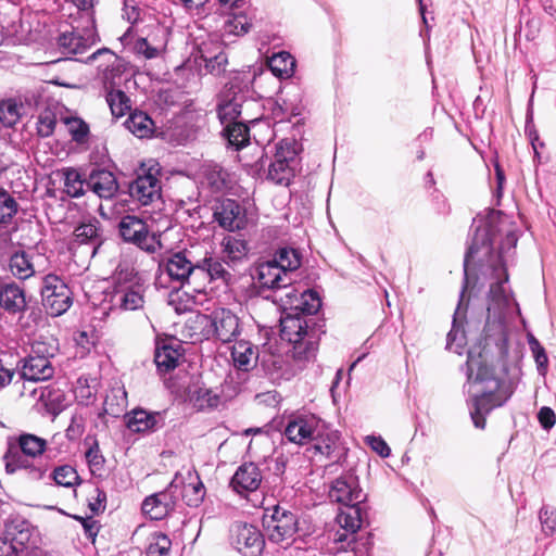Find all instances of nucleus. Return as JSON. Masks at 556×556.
Wrapping results in <instances>:
<instances>
[{"mask_svg":"<svg viewBox=\"0 0 556 556\" xmlns=\"http://www.w3.org/2000/svg\"><path fill=\"white\" fill-rule=\"evenodd\" d=\"M118 231L125 242L131 243L142 251L155 253L162 249L161 236L150 232L147 223L135 215L123 216L118 223Z\"/></svg>","mask_w":556,"mask_h":556,"instance_id":"nucleus-10","label":"nucleus"},{"mask_svg":"<svg viewBox=\"0 0 556 556\" xmlns=\"http://www.w3.org/2000/svg\"><path fill=\"white\" fill-rule=\"evenodd\" d=\"M223 247L225 257L233 264L241 262L248 255V245L242 239L228 236L224 238Z\"/></svg>","mask_w":556,"mask_h":556,"instance_id":"nucleus-45","label":"nucleus"},{"mask_svg":"<svg viewBox=\"0 0 556 556\" xmlns=\"http://www.w3.org/2000/svg\"><path fill=\"white\" fill-rule=\"evenodd\" d=\"M324 433V420L314 414H298L288 419L283 434L288 441L304 445Z\"/></svg>","mask_w":556,"mask_h":556,"instance_id":"nucleus-13","label":"nucleus"},{"mask_svg":"<svg viewBox=\"0 0 556 556\" xmlns=\"http://www.w3.org/2000/svg\"><path fill=\"white\" fill-rule=\"evenodd\" d=\"M203 175L207 186L213 192H222L227 189L229 174L217 163L208 162L203 165Z\"/></svg>","mask_w":556,"mask_h":556,"instance_id":"nucleus-34","label":"nucleus"},{"mask_svg":"<svg viewBox=\"0 0 556 556\" xmlns=\"http://www.w3.org/2000/svg\"><path fill=\"white\" fill-rule=\"evenodd\" d=\"M340 434L336 430H331L324 421V433L318 435L315 443V448L323 455L331 457L339 447Z\"/></svg>","mask_w":556,"mask_h":556,"instance_id":"nucleus-46","label":"nucleus"},{"mask_svg":"<svg viewBox=\"0 0 556 556\" xmlns=\"http://www.w3.org/2000/svg\"><path fill=\"white\" fill-rule=\"evenodd\" d=\"M180 353L177 349L164 344L156 346L154 354V363L160 371L167 372L178 365Z\"/></svg>","mask_w":556,"mask_h":556,"instance_id":"nucleus-41","label":"nucleus"},{"mask_svg":"<svg viewBox=\"0 0 556 556\" xmlns=\"http://www.w3.org/2000/svg\"><path fill=\"white\" fill-rule=\"evenodd\" d=\"M99 56H104L106 61L105 67H103V72L99 76L105 87L112 89L116 85V79L125 72L126 63L122 58L106 48L99 49L94 52V58Z\"/></svg>","mask_w":556,"mask_h":556,"instance_id":"nucleus-27","label":"nucleus"},{"mask_svg":"<svg viewBox=\"0 0 556 556\" xmlns=\"http://www.w3.org/2000/svg\"><path fill=\"white\" fill-rule=\"evenodd\" d=\"M298 165L295 142L281 140L276 146L273 161L268 165L267 178L277 185L288 186Z\"/></svg>","mask_w":556,"mask_h":556,"instance_id":"nucleus-11","label":"nucleus"},{"mask_svg":"<svg viewBox=\"0 0 556 556\" xmlns=\"http://www.w3.org/2000/svg\"><path fill=\"white\" fill-rule=\"evenodd\" d=\"M263 367L273 381L289 380L295 370L286 364L282 356L270 355L263 361Z\"/></svg>","mask_w":556,"mask_h":556,"instance_id":"nucleus-36","label":"nucleus"},{"mask_svg":"<svg viewBox=\"0 0 556 556\" xmlns=\"http://www.w3.org/2000/svg\"><path fill=\"white\" fill-rule=\"evenodd\" d=\"M198 54V58L204 62L210 73L218 75L225 71L227 55L219 42L212 40L201 42Z\"/></svg>","mask_w":556,"mask_h":556,"instance_id":"nucleus-25","label":"nucleus"},{"mask_svg":"<svg viewBox=\"0 0 556 556\" xmlns=\"http://www.w3.org/2000/svg\"><path fill=\"white\" fill-rule=\"evenodd\" d=\"M84 432V420L81 417L74 416L66 429V437L70 440L79 438Z\"/></svg>","mask_w":556,"mask_h":556,"instance_id":"nucleus-64","label":"nucleus"},{"mask_svg":"<svg viewBox=\"0 0 556 556\" xmlns=\"http://www.w3.org/2000/svg\"><path fill=\"white\" fill-rule=\"evenodd\" d=\"M214 220L225 230L243 229L247 223L241 205L232 199H224L214 208Z\"/></svg>","mask_w":556,"mask_h":556,"instance_id":"nucleus-21","label":"nucleus"},{"mask_svg":"<svg viewBox=\"0 0 556 556\" xmlns=\"http://www.w3.org/2000/svg\"><path fill=\"white\" fill-rule=\"evenodd\" d=\"M127 404V393L123 387L112 388L104 399L108 414L119 415Z\"/></svg>","mask_w":556,"mask_h":556,"instance_id":"nucleus-49","label":"nucleus"},{"mask_svg":"<svg viewBox=\"0 0 556 556\" xmlns=\"http://www.w3.org/2000/svg\"><path fill=\"white\" fill-rule=\"evenodd\" d=\"M538 419L543 429L549 430L555 426L556 416L551 407L543 406L539 410Z\"/></svg>","mask_w":556,"mask_h":556,"instance_id":"nucleus-60","label":"nucleus"},{"mask_svg":"<svg viewBox=\"0 0 556 556\" xmlns=\"http://www.w3.org/2000/svg\"><path fill=\"white\" fill-rule=\"evenodd\" d=\"M172 542L169 538L161 532H155L149 538L147 556H169Z\"/></svg>","mask_w":556,"mask_h":556,"instance_id":"nucleus-50","label":"nucleus"},{"mask_svg":"<svg viewBox=\"0 0 556 556\" xmlns=\"http://www.w3.org/2000/svg\"><path fill=\"white\" fill-rule=\"evenodd\" d=\"M5 534L23 554L31 536L29 523L24 520L12 521L7 526Z\"/></svg>","mask_w":556,"mask_h":556,"instance_id":"nucleus-38","label":"nucleus"},{"mask_svg":"<svg viewBox=\"0 0 556 556\" xmlns=\"http://www.w3.org/2000/svg\"><path fill=\"white\" fill-rule=\"evenodd\" d=\"M193 323L202 328L203 338H215L222 343L232 342L241 333L239 317L228 308H217L211 315H198Z\"/></svg>","mask_w":556,"mask_h":556,"instance_id":"nucleus-5","label":"nucleus"},{"mask_svg":"<svg viewBox=\"0 0 556 556\" xmlns=\"http://www.w3.org/2000/svg\"><path fill=\"white\" fill-rule=\"evenodd\" d=\"M9 268L18 279H27L35 274L34 264L28 253L21 251L10 257Z\"/></svg>","mask_w":556,"mask_h":556,"instance_id":"nucleus-39","label":"nucleus"},{"mask_svg":"<svg viewBox=\"0 0 556 556\" xmlns=\"http://www.w3.org/2000/svg\"><path fill=\"white\" fill-rule=\"evenodd\" d=\"M248 93L247 86L242 87L235 80L225 85L218 94L216 105L217 116L224 126L239 118L247 103Z\"/></svg>","mask_w":556,"mask_h":556,"instance_id":"nucleus-12","label":"nucleus"},{"mask_svg":"<svg viewBox=\"0 0 556 556\" xmlns=\"http://www.w3.org/2000/svg\"><path fill=\"white\" fill-rule=\"evenodd\" d=\"M294 293L290 298L279 296V305L285 311L280 319V337L292 344L291 356L301 369L317 352L319 329L314 315L321 307V300L313 290L299 293L294 288Z\"/></svg>","mask_w":556,"mask_h":556,"instance_id":"nucleus-2","label":"nucleus"},{"mask_svg":"<svg viewBox=\"0 0 556 556\" xmlns=\"http://www.w3.org/2000/svg\"><path fill=\"white\" fill-rule=\"evenodd\" d=\"M146 286L131 270H119L114 277L112 291L109 293L110 308L137 311L144 305Z\"/></svg>","mask_w":556,"mask_h":556,"instance_id":"nucleus-4","label":"nucleus"},{"mask_svg":"<svg viewBox=\"0 0 556 556\" xmlns=\"http://www.w3.org/2000/svg\"><path fill=\"white\" fill-rule=\"evenodd\" d=\"M268 66L275 76L289 78L294 73L295 60L289 52L280 51L269 59Z\"/></svg>","mask_w":556,"mask_h":556,"instance_id":"nucleus-37","label":"nucleus"},{"mask_svg":"<svg viewBox=\"0 0 556 556\" xmlns=\"http://www.w3.org/2000/svg\"><path fill=\"white\" fill-rule=\"evenodd\" d=\"M56 348L37 341L31 345L30 354L24 358L20 375L27 381H45L52 378L54 368L50 358L54 356Z\"/></svg>","mask_w":556,"mask_h":556,"instance_id":"nucleus-9","label":"nucleus"},{"mask_svg":"<svg viewBox=\"0 0 556 556\" xmlns=\"http://www.w3.org/2000/svg\"><path fill=\"white\" fill-rule=\"evenodd\" d=\"M38 104V97L31 93L25 97V103L17 99H7L0 102V123L4 127L14 126L20 118Z\"/></svg>","mask_w":556,"mask_h":556,"instance_id":"nucleus-24","label":"nucleus"},{"mask_svg":"<svg viewBox=\"0 0 556 556\" xmlns=\"http://www.w3.org/2000/svg\"><path fill=\"white\" fill-rule=\"evenodd\" d=\"M51 477L58 485L65 488L74 486L79 480L77 471L70 465L56 467Z\"/></svg>","mask_w":556,"mask_h":556,"instance_id":"nucleus-52","label":"nucleus"},{"mask_svg":"<svg viewBox=\"0 0 556 556\" xmlns=\"http://www.w3.org/2000/svg\"><path fill=\"white\" fill-rule=\"evenodd\" d=\"M106 102L112 115L115 117L124 116L130 110V99L119 89L112 88L106 93Z\"/></svg>","mask_w":556,"mask_h":556,"instance_id":"nucleus-48","label":"nucleus"},{"mask_svg":"<svg viewBox=\"0 0 556 556\" xmlns=\"http://www.w3.org/2000/svg\"><path fill=\"white\" fill-rule=\"evenodd\" d=\"M159 267L168 275L170 280L181 286L197 280L195 263L191 260V252L187 250L163 257Z\"/></svg>","mask_w":556,"mask_h":556,"instance_id":"nucleus-18","label":"nucleus"},{"mask_svg":"<svg viewBox=\"0 0 556 556\" xmlns=\"http://www.w3.org/2000/svg\"><path fill=\"white\" fill-rule=\"evenodd\" d=\"M86 460L92 475H101L104 469L105 459L100 451L98 441H93L92 444L85 453Z\"/></svg>","mask_w":556,"mask_h":556,"instance_id":"nucleus-55","label":"nucleus"},{"mask_svg":"<svg viewBox=\"0 0 556 556\" xmlns=\"http://www.w3.org/2000/svg\"><path fill=\"white\" fill-rule=\"evenodd\" d=\"M79 11L85 15L87 23L94 25L93 7L97 0H72Z\"/></svg>","mask_w":556,"mask_h":556,"instance_id":"nucleus-62","label":"nucleus"},{"mask_svg":"<svg viewBox=\"0 0 556 556\" xmlns=\"http://www.w3.org/2000/svg\"><path fill=\"white\" fill-rule=\"evenodd\" d=\"M471 242L464 260L465 282L476 258L481 262V273L490 280L485 340L502 345L507 341L506 318L518 304L508 283L506 264L514 255L518 236L508 218L500 211H491L485 217L475 218Z\"/></svg>","mask_w":556,"mask_h":556,"instance_id":"nucleus-1","label":"nucleus"},{"mask_svg":"<svg viewBox=\"0 0 556 556\" xmlns=\"http://www.w3.org/2000/svg\"><path fill=\"white\" fill-rule=\"evenodd\" d=\"M245 10L247 9H238L227 14L228 18L224 24L225 33L242 36L250 30L252 24L245 13Z\"/></svg>","mask_w":556,"mask_h":556,"instance_id":"nucleus-40","label":"nucleus"},{"mask_svg":"<svg viewBox=\"0 0 556 556\" xmlns=\"http://www.w3.org/2000/svg\"><path fill=\"white\" fill-rule=\"evenodd\" d=\"M231 358L238 370L249 371L257 364L258 349L249 341H237L231 350Z\"/></svg>","mask_w":556,"mask_h":556,"instance_id":"nucleus-29","label":"nucleus"},{"mask_svg":"<svg viewBox=\"0 0 556 556\" xmlns=\"http://www.w3.org/2000/svg\"><path fill=\"white\" fill-rule=\"evenodd\" d=\"M125 127L138 138L149 137L153 132L154 123L151 117L141 111L129 115L124 123Z\"/></svg>","mask_w":556,"mask_h":556,"instance_id":"nucleus-35","label":"nucleus"},{"mask_svg":"<svg viewBox=\"0 0 556 556\" xmlns=\"http://www.w3.org/2000/svg\"><path fill=\"white\" fill-rule=\"evenodd\" d=\"M28 457L30 456L25 455L13 442H9L8 450L3 456L5 471L14 473L17 470H24L25 467H28V463L31 462Z\"/></svg>","mask_w":556,"mask_h":556,"instance_id":"nucleus-43","label":"nucleus"},{"mask_svg":"<svg viewBox=\"0 0 556 556\" xmlns=\"http://www.w3.org/2000/svg\"><path fill=\"white\" fill-rule=\"evenodd\" d=\"M87 187L102 199L113 198L118 189L115 176L106 169L92 170L87 178Z\"/></svg>","mask_w":556,"mask_h":556,"instance_id":"nucleus-26","label":"nucleus"},{"mask_svg":"<svg viewBox=\"0 0 556 556\" xmlns=\"http://www.w3.org/2000/svg\"><path fill=\"white\" fill-rule=\"evenodd\" d=\"M41 302L46 312L58 317L68 311L73 304V292L67 283L58 275L48 274L42 278Z\"/></svg>","mask_w":556,"mask_h":556,"instance_id":"nucleus-8","label":"nucleus"},{"mask_svg":"<svg viewBox=\"0 0 556 556\" xmlns=\"http://www.w3.org/2000/svg\"><path fill=\"white\" fill-rule=\"evenodd\" d=\"M26 477L30 480L38 481L43 479L48 471V467L43 464H35L34 460L28 463V467L24 468Z\"/></svg>","mask_w":556,"mask_h":556,"instance_id":"nucleus-61","label":"nucleus"},{"mask_svg":"<svg viewBox=\"0 0 556 556\" xmlns=\"http://www.w3.org/2000/svg\"><path fill=\"white\" fill-rule=\"evenodd\" d=\"M253 279L260 289V293L265 291L274 292V302L279 303V296L290 298L289 295H295L293 278L290 274L283 271L271 260L261 262L255 267Z\"/></svg>","mask_w":556,"mask_h":556,"instance_id":"nucleus-7","label":"nucleus"},{"mask_svg":"<svg viewBox=\"0 0 556 556\" xmlns=\"http://www.w3.org/2000/svg\"><path fill=\"white\" fill-rule=\"evenodd\" d=\"M271 261L291 276L292 271L298 269L301 265L300 255L298 251L292 248L279 249Z\"/></svg>","mask_w":556,"mask_h":556,"instance_id":"nucleus-47","label":"nucleus"},{"mask_svg":"<svg viewBox=\"0 0 556 556\" xmlns=\"http://www.w3.org/2000/svg\"><path fill=\"white\" fill-rule=\"evenodd\" d=\"M127 428L132 432L154 431L163 426V416L159 412L150 413L135 409L127 418Z\"/></svg>","mask_w":556,"mask_h":556,"instance_id":"nucleus-30","label":"nucleus"},{"mask_svg":"<svg viewBox=\"0 0 556 556\" xmlns=\"http://www.w3.org/2000/svg\"><path fill=\"white\" fill-rule=\"evenodd\" d=\"M18 446L25 455H29L31 458L41 455L47 446V441L35 434L23 433L18 437L17 442L14 443Z\"/></svg>","mask_w":556,"mask_h":556,"instance_id":"nucleus-44","label":"nucleus"},{"mask_svg":"<svg viewBox=\"0 0 556 556\" xmlns=\"http://www.w3.org/2000/svg\"><path fill=\"white\" fill-rule=\"evenodd\" d=\"M63 180L64 192L72 198H79L85 193L87 179H83L81 174L73 167H64L58 172Z\"/></svg>","mask_w":556,"mask_h":556,"instance_id":"nucleus-33","label":"nucleus"},{"mask_svg":"<svg viewBox=\"0 0 556 556\" xmlns=\"http://www.w3.org/2000/svg\"><path fill=\"white\" fill-rule=\"evenodd\" d=\"M466 288H467V283L465 282L464 288L460 292V300H459L458 306L454 314L452 329L450 330V332L446 336V349L454 353H457V354L463 353V350L466 344L465 332L462 328V325L458 324V316L460 314V307H462Z\"/></svg>","mask_w":556,"mask_h":556,"instance_id":"nucleus-32","label":"nucleus"},{"mask_svg":"<svg viewBox=\"0 0 556 556\" xmlns=\"http://www.w3.org/2000/svg\"><path fill=\"white\" fill-rule=\"evenodd\" d=\"M542 530L546 535L556 534V508L543 506L540 510Z\"/></svg>","mask_w":556,"mask_h":556,"instance_id":"nucleus-56","label":"nucleus"},{"mask_svg":"<svg viewBox=\"0 0 556 556\" xmlns=\"http://www.w3.org/2000/svg\"><path fill=\"white\" fill-rule=\"evenodd\" d=\"M189 492H192L194 495V498L187 500V504L189 506H197L204 497V485L202 482H198L197 484L189 483L187 485H184L182 491L177 490L178 496L182 495V497H186Z\"/></svg>","mask_w":556,"mask_h":556,"instance_id":"nucleus-58","label":"nucleus"},{"mask_svg":"<svg viewBox=\"0 0 556 556\" xmlns=\"http://www.w3.org/2000/svg\"><path fill=\"white\" fill-rule=\"evenodd\" d=\"M224 134L228 142L240 149L249 143L250 132L244 121H236L224 126Z\"/></svg>","mask_w":556,"mask_h":556,"instance_id":"nucleus-42","label":"nucleus"},{"mask_svg":"<svg viewBox=\"0 0 556 556\" xmlns=\"http://www.w3.org/2000/svg\"><path fill=\"white\" fill-rule=\"evenodd\" d=\"M366 441L371 450L375 451L379 456L383 458L390 456L391 448L381 437L369 435L367 437Z\"/></svg>","mask_w":556,"mask_h":556,"instance_id":"nucleus-59","label":"nucleus"},{"mask_svg":"<svg viewBox=\"0 0 556 556\" xmlns=\"http://www.w3.org/2000/svg\"><path fill=\"white\" fill-rule=\"evenodd\" d=\"M103 242L101 223L96 217L85 218L73 232V244L89 245L91 255L98 252Z\"/></svg>","mask_w":556,"mask_h":556,"instance_id":"nucleus-23","label":"nucleus"},{"mask_svg":"<svg viewBox=\"0 0 556 556\" xmlns=\"http://www.w3.org/2000/svg\"><path fill=\"white\" fill-rule=\"evenodd\" d=\"M223 14H228L238 9H248V0H216Z\"/></svg>","mask_w":556,"mask_h":556,"instance_id":"nucleus-63","label":"nucleus"},{"mask_svg":"<svg viewBox=\"0 0 556 556\" xmlns=\"http://www.w3.org/2000/svg\"><path fill=\"white\" fill-rule=\"evenodd\" d=\"M64 124L67 127L72 139L76 142H85L89 135V126L79 117H65Z\"/></svg>","mask_w":556,"mask_h":556,"instance_id":"nucleus-54","label":"nucleus"},{"mask_svg":"<svg viewBox=\"0 0 556 556\" xmlns=\"http://www.w3.org/2000/svg\"><path fill=\"white\" fill-rule=\"evenodd\" d=\"M17 202L7 191H0V225L7 226L11 224L13 217L17 213Z\"/></svg>","mask_w":556,"mask_h":556,"instance_id":"nucleus-51","label":"nucleus"},{"mask_svg":"<svg viewBox=\"0 0 556 556\" xmlns=\"http://www.w3.org/2000/svg\"><path fill=\"white\" fill-rule=\"evenodd\" d=\"M179 483L177 476L169 485L161 492L154 493L144 498L141 509L152 520H162L169 511L174 510L178 501L177 490Z\"/></svg>","mask_w":556,"mask_h":556,"instance_id":"nucleus-20","label":"nucleus"},{"mask_svg":"<svg viewBox=\"0 0 556 556\" xmlns=\"http://www.w3.org/2000/svg\"><path fill=\"white\" fill-rule=\"evenodd\" d=\"M263 526L270 542L288 547L295 539L299 520L298 516L291 510L275 505L265 508Z\"/></svg>","mask_w":556,"mask_h":556,"instance_id":"nucleus-6","label":"nucleus"},{"mask_svg":"<svg viewBox=\"0 0 556 556\" xmlns=\"http://www.w3.org/2000/svg\"><path fill=\"white\" fill-rule=\"evenodd\" d=\"M366 519L367 508L364 503L345 506L337 516L339 526L351 534L359 530Z\"/></svg>","mask_w":556,"mask_h":556,"instance_id":"nucleus-31","label":"nucleus"},{"mask_svg":"<svg viewBox=\"0 0 556 556\" xmlns=\"http://www.w3.org/2000/svg\"><path fill=\"white\" fill-rule=\"evenodd\" d=\"M98 40L96 26L88 24L83 27H73L63 31L58 38L61 52L65 55H78L85 53Z\"/></svg>","mask_w":556,"mask_h":556,"instance_id":"nucleus-17","label":"nucleus"},{"mask_svg":"<svg viewBox=\"0 0 556 556\" xmlns=\"http://www.w3.org/2000/svg\"><path fill=\"white\" fill-rule=\"evenodd\" d=\"M160 168L154 165L144 168L141 167V172L137 174L128 187L130 197L139 202L141 205H151L154 202L161 200V180Z\"/></svg>","mask_w":556,"mask_h":556,"instance_id":"nucleus-14","label":"nucleus"},{"mask_svg":"<svg viewBox=\"0 0 556 556\" xmlns=\"http://www.w3.org/2000/svg\"><path fill=\"white\" fill-rule=\"evenodd\" d=\"M0 307L10 315L29 312V317L35 323L40 319V308L29 306L24 288L13 281L7 282L0 279Z\"/></svg>","mask_w":556,"mask_h":556,"instance_id":"nucleus-15","label":"nucleus"},{"mask_svg":"<svg viewBox=\"0 0 556 556\" xmlns=\"http://www.w3.org/2000/svg\"><path fill=\"white\" fill-rule=\"evenodd\" d=\"M466 375L468 382L486 383L481 394H475L469 402V413L475 427L484 429L486 415L495 407L502 406L508 396L502 397L497 393L501 380L495 377L493 367L486 363L481 352H468Z\"/></svg>","mask_w":556,"mask_h":556,"instance_id":"nucleus-3","label":"nucleus"},{"mask_svg":"<svg viewBox=\"0 0 556 556\" xmlns=\"http://www.w3.org/2000/svg\"><path fill=\"white\" fill-rule=\"evenodd\" d=\"M528 344L536 363L539 374L544 376L547 371L548 366V357L545 349L539 342V340L532 334L528 336Z\"/></svg>","mask_w":556,"mask_h":556,"instance_id":"nucleus-53","label":"nucleus"},{"mask_svg":"<svg viewBox=\"0 0 556 556\" xmlns=\"http://www.w3.org/2000/svg\"><path fill=\"white\" fill-rule=\"evenodd\" d=\"M195 275L197 280L203 279L208 282L214 280L228 282L231 279V274L226 269L224 263L212 256L195 263Z\"/></svg>","mask_w":556,"mask_h":556,"instance_id":"nucleus-28","label":"nucleus"},{"mask_svg":"<svg viewBox=\"0 0 556 556\" xmlns=\"http://www.w3.org/2000/svg\"><path fill=\"white\" fill-rule=\"evenodd\" d=\"M56 118L51 111L42 112L38 117L37 130L41 137H49L53 134Z\"/></svg>","mask_w":556,"mask_h":556,"instance_id":"nucleus-57","label":"nucleus"},{"mask_svg":"<svg viewBox=\"0 0 556 556\" xmlns=\"http://www.w3.org/2000/svg\"><path fill=\"white\" fill-rule=\"evenodd\" d=\"M230 543L243 556H258L265 545L261 531L248 523L236 522L230 528Z\"/></svg>","mask_w":556,"mask_h":556,"instance_id":"nucleus-16","label":"nucleus"},{"mask_svg":"<svg viewBox=\"0 0 556 556\" xmlns=\"http://www.w3.org/2000/svg\"><path fill=\"white\" fill-rule=\"evenodd\" d=\"M263 481V475L254 463L240 465L230 480V486L240 495L255 492Z\"/></svg>","mask_w":556,"mask_h":556,"instance_id":"nucleus-22","label":"nucleus"},{"mask_svg":"<svg viewBox=\"0 0 556 556\" xmlns=\"http://www.w3.org/2000/svg\"><path fill=\"white\" fill-rule=\"evenodd\" d=\"M328 496L331 502L343 506L363 504L366 500L358 478L353 473H345L334 479L330 484Z\"/></svg>","mask_w":556,"mask_h":556,"instance_id":"nucleus-19","label":"nucleus"}]
</instances>
